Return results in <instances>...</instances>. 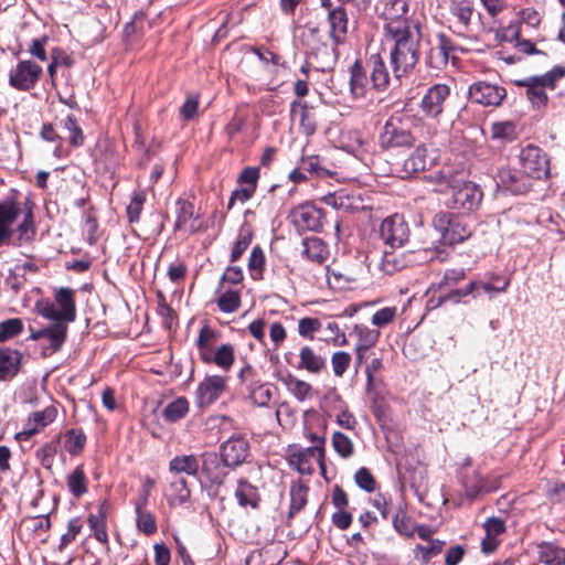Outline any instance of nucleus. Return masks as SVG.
Returning <instances> with one entry per match:
<instances>
[{
  "label": "nucleus",
  "instance_id": "nucleus-1",
  "mask_svg": "<svg viewBox=\"0 0 565 565\" xmlns=\"http://www.w3.org/2000/svg\"><path fill=\"white\" fill-rule=\"evenodd\" d=\"M420 38L419 28L385 35L390 45V65L395 83L398 84L418 63Z\"/></svg>",
  "mask_w": 565,
  "mask_h": 565
},
{
  "label": "nucleus",
  "instance_id": "nucleus-2",
  "mask_svg": "<svg viewBox=\"0 0 565 565\" xmlns=\"http://www.w3.org/2000/svg\"><path fill=\"white\" fill-rule=\"evenodd\" d=\"M440 185L446 195L444 204L449 210L468 214L476 211L482 201V191L462 173H443Z\"/></svg>",
  "mask_w": 565,
  "mask_h": 565
},
{
  "label": "nucleus",
  "instance_id": "nucleus-3",
  "mask_svg": "<svg viewBox=\"0 0 565 565\" xmlns=\"http://www.w3.org/2000/svg\"><path fill=\"white\" fill-rule=\"evenodd\" d=\"M565 77V66H555L551 71L516 81V85L526 88V97L535 109L547 106V90H554L557 83Z\"/></svg>",
  "mask_w": 565,
  "mask_h": 565
},
{
  "label": "nucleus",
  "instance_id": "nucleus-4",
  "mask_svg": "<svg viewBox=\"0 0 565 565\" xmlns=\"http://www.w3.org/2000/svg\"><path fill=\"white\" fill-rule=\"evenodd\" d=\"M54 301L40 300L35 305L38 313L49 320L71 323L76 319L75 290L70 287L54 289Z\"/></svg>",
  "mask_w": 565,
  "mask_h": 565
},
{
  "label": "nucleus",
  "instance_id": "nucleus-5",
  "mask_svg": "<svg viewBox=\"0 0 565 565\" xmlns=\"http://www.w3.org/2000/svg\"><path fill=\"white\" fill-rule=\"evenodd\" d=\"M433 226L445 245L461 243L471 235L470 226L460 216L445 211L434 216Z\"/></svg>",
  "mask_w": 565,
  "mask_h": 565
},
{
  "label": "nucleus",
  "instance_id": "nucleus-6",
  "mask_svg": "<svg viewBox=\"0 0 565 565\" xmlns=\"http://www.w3.org/2000/svg\"><path fill=\"white\" fill-rule=\"evenodd\" d=\"M481 13L476 12L473 0H450V29L459 35H469L479 26Z\"/></svg>",
  "mask_w": 565,
  "mask_h": 565
},
{
  "label": "nucleus",
  "instance_id": "nucleus-7",
  "mask_svg": "<svg viewBox=\"0 0 565 565\" xmlns=\"http://www.w3.org/2000/svg\"><path fill=\"white\" fill-rule=\"evenodd\" d=\"M409 0H385L381 12L384 20V33L392 34L419 28L418 23L407 17Z\"/></svg>",
  "mask_w": 565,
  "mask_h": 565
},
{
  "label": "nucleus",
  "instance_id": "nucleus-8",
  "mask_svg": "<svg viewBox=\"0 0 565 565\" xmlns=\"http://www.w3.org/2000/svg\"><path fill=\"white\" fill-rule=\"evenodd\" d=\"M228 387V376L207 374L199 383L195 391V403L200 408L210 407L220 399Z\"/></svg>",
  "mask_w": 565,
  "mask_h": 565
},
{
  "label": "nucleus",
  "instance_id": "nucleus-9",
  "mask_svg": "<svg viewBox=\"0 0 565 565\" xmlns=\"http://www.w3.org/2000/svg\"><path fill=\"white\" fill-rule=\"evenodd\" d=\"M522 173L532 179H544L550 174V160L539 147L527 145L520 152Z\"/></svg>",
  "mask_w": 565,
  "mask_h": 565
},
{
  "label": "nucleus",
  "instance_id": "nucleus-10",
  "mask_svg": "<svg viewBox=\"0 0 565 565\" xmlns=\"http://www.w3.org/2000/svg\"><path fill=\"white\" fill-rule=\"evenodd\" d=\"M380 238L383 247H404L409 239V227L399 214L384 218L380 225Z\"/></svg>",
  "mask_w": 565,
  "mask_h": 565
},
{
  "label": "nucleus",
  "instance_id": "nucleus-11",
  "mask_svg": "<svg viewBox=\"0 0 565 565\" xmlns=\"http://www.w3.org/2000/svg\"><path fill=\"white\" fill-rule=\"evenodd\" d=\"M338 46L332 42L331 45L320 43L312 47L307 55L305 65L301 66V73L308 75L310 71L322 73L332 71L338 61Z\"/></svg>",
  "mask_w": 565,
  "mask_h": 565
},
{
  "label": "nucleus",
  "instance_id": "nucleus-12",
  "mask_svg": "<svg viewBox=\"0 0 565 565\" xmlns=\"http://www.w3.org/2000/svg\"><path fill=\"white\" fill-rule=\"evenodd\" d=\"M250 445L248 439L241 434H235L223 441L220 446V457L223 466L236 468L242 466L248 458Z\"/></svg>",
  "mask_w": 565,
  "mask_h": 565
},
{
  "label": "nucleus",
  "instance_id": "nucleus-13",
  "mask_svg": "<svg viewBox=\"0 0 565 565\" xmlns=\"http://www.w3.org/2000/svg\"><path fill=\"white\" fill-rule=\"evenodd\" d=\"M420 253L422 252L405 250L404 247H383L379 267L383 273L393 275L415 264Z\"/></svg>",
  "mask_w": 565,
  "mask_h": 565
},
{
  "label": "nucleus",
  "instance_id": "nucleus-14",
  "mask_svg": "<svg viewBox=\"0 0 565 565\" xmlns=\"http://www.w3.org/2000/svg\"><path fill=\"white\" fill-rule=\"evenodd\" d=\"M497 39L500 42L512 44L516 51V55L502 57L509 64L515 63L521 58L522 55H532L540 52L536 50L533 42L530 40L520 39V24L518 23H511L502 30L498 31Z\"/></svg>",
  "mask_w": 565,
  "mask_h": 565
},
{
  "label": "nucleus",
  "instance_id": "nucleus-15",
  "mask_svg": "<svg viewBox=\"0 0 565 565\" xmlns=\"http://www.w3.org/2000/svg\"><path fill=\"white\" fill-rule=\"evenodd\" d=\"M42 74V67L33 61L19 62L9 73V84L19 90H29L35 86Z\"/></svg>",
  "mask_w": 565,
  "mask_h": 565
},
{
  "label": "nucleus",
  "instance_id": "nucleus-16",
  "mask_svg": "<svg viewBox=\"0 0 565 565\" xmlns=\"http://www.w3.org/2000/svg\"><path fill=\"white\" fill-rule=\"evenodd\" d=\"M324 457L321 456L320 450L317 447H307L301 449H291L288 454V462L290 467L296 469L301 475H312L315 466L319 465L322 471H324Z\"/></svg>",
  "mask_w": 565,
  "mask_h": 565
},
{
  "label": "nucleus",
  "instance_id": "nucleus-17",
  "mask_svg": "<svg viewBox=\"0 0 565 565\" xmlns=\"http://www.w3.org/2000/svg\"><path fill=\"white\" fill-rule=\"evenodd\" d=\"M415 138L398 120L390 119L385 122L379 137L380 146L384 149L411 147Z\"/></svg>",
  "mask_w": 565,
  "mask_h": 565
},
{
  "label": "nucleus",
  "instance_id": "nucleus-18",
  "mask_svg": "<svg viewBox=\"0 0 565 565\" xmlns=\"http://www.w3.org/2000/svg\"><path fill=\"white\" fill-rule=\"evenodd\" d=\"M22 204L14 199L0 202V247L8 245L12 239L13 226L20 218Z\"/></svg>",
  "mask_w": 565,
  "mask_h": 565
},
{
  "label": "nucleus",
  "instance_id": "nucleus-19",
  "mask_svg": "<svg viewBox=\"0 0 565 565\" xmlns=\"http://www.w3.org/2000/svg\"><path fill=\"white\" fill-rule=\"evenodd\" d=\"M450 96V87L446 84L430 86L422 98L420 108L426 116L436 118L443 111Z\"/></svg>",
  "mask_w": 565,
  "mask_h": 565
},
{
  "label": "nucleus",
  "instance_id": "nucleus-20",
  "mask_svg": "<svg viewBox=\"0 0 565 565\" xmlns=\"http://www.w3.org/2000/svg\"><path fill=\"white\" fill-rule=\"evenodd\" d=\"M505 94L503 87L487 82H476L469 88L470 100L482 106H499Z\"/></svg>",
  "mask_w": 565,
  "mask_h": 565
},
{
  "label": "nucleus",
  "instance_id": "nucleus-21",
  "mask_svg": "<svg viewBox=\"0 0 565 565\" xmlns=\"http://www.w3.org/2000/svg\"><path fill=\"white\" fill-rule=\"evenodd\" d=\"M57 416V408L50 405L41 411L33 412L25 420L23 429L18 434V438L28 440L35 434L43 430L52 424Z\"/></svg>",
  "mask_w": 565,
  "mask_h": 565
},
{
  "label": "nucleus",
  "instance_id": "nucleus-22",
  "mask_svg": "<svg viewBox=\"0 0 565 565\" xmlns=\"http://www.w3.org/2000/svg\"><path fill=\"white\" fill-rule=\"evenodd\" d=\"M52 321L49 327L43 328L41 343L43 356H50L60 351L67 338L68 324L58 320Z\"/></svg>",
  "mask_w": 565,
  "mask_h": 565
},
{
  "label": "nucleus",
  "instance_id": "nucleus-23",
  "mask_svg": "<svg viewBox=\"0 0 565 565\" xmlns=\"http://www.w3.org/2000/svg\"><path fill=\"white\" fill-rule=\"evenodd\" d=\"M289 217L299 232L319 231L322 225V212L311 204L295 207Z\"/></svg>",
  "mask_w": 565,
  "mask_h": 565
},
{
  "label": "nucleus",
  "instance_id": "nucleus-24",
  "mask_svg": "<svg viewBox=\"0 0 565 565\" xmlns=\"http://www.w3.org/2000/svg\"><path fill=\"white\" fill-rule=\"evenodd\" d=\"M347 4L338 2L337 8L327 14L329 24V36L334 45L343 44L347 40L349 30V14L345 9Z\"/></svg>",
  "mask_w": 565,
  "mask_h": 565
},
{
  "label": "nucleus",
  "instance_id": "nucleus-25",
  "mask_svg": "<svg viewBox=\"0 0 565 565\" xmlns=\"http://www.w3.org/2000/svg\"><path fill=\"white\" fill-rule=\"evenodd\" d=\"M290 117L294 122L298 121L299 128L306 136L315 134L317 128L316 111L312 106L301 100H294L290 105Z\"/></svg>",
  "mask_w": 565,
  "mask_h": 565
},
{
  "label": "nucleus",
  "instance_id": "nucleus-26",
  "mask_svg": "<svg viewBox=\"0 0 565 565\" xmlns=\"http://www.w3.org/2000/svg\"><path fill=\"white\" fill-rule=\"evenodd\" d=\"M23 354L11 348H0V381H10L20 372Z\"/></svg>",
  "mask_w": 565,
  "mask_h": 565
},
{
  "label": "nucleus",
  "instance_id": "nucleus-27",
  "mask_svg": "<svg viewBox=\"0 0 565 565\" xmlns=\"http://www.w3.org/2000/svg\"><path fill=\"white\" fill-rule=\"evenodd\" d=\"M201 361L207 365H215L223 372H228L235 362V349L231 343H223L210 351Z\"/></svg>",
  "mask_w": 565,
  "mask_h": 565
},
{
  "label": "nucleus",
  "instance_id": "nucleus-28",
  "mask_svg": "<svg viewBox=\"0 0 565 565\" xmlns=\"http://www.w3.org/2000/svg\"><path fill=\"white\" fill-rule=\"evenodd\" d=\"M21 216L22 221L17 226V241L19 245L33 242L36 235V226L31 203L26 202L22 204Z\"/></svg>",
  "mask_w": 565,
  "mask_h": 565
},
{
  "label": "nucleus",
  "instance_id": "nucleus-29",
  "mask_svg": "<svg viewBox=\"0 0 565 565\" xmlns=\"http://www.w3.org/2000/svg\"><path fill=\"white\" fill-rule=\"evenodd\" d=\"M202 471L213 483L221 484L225 480L230 467L223 466L221 458L215 452H205L202 456Z\"/></svg>",
  "mask_w": 565,
  "mask_h": 565
},
{
  "label": "nucleus",
  "instance_id": "nucleus-30",
  "mask_svg": "<svg viewBox=\"0 0 565 565\" xmlns=\"http://www.w3.org/2000/svg\"><path fill=\"white\" fill-rule=\"evenodd\" d=\"M499 183L513 194H521L531 188L529 178L511 169H502L498 174Z\"/></svg>",
  "mask_w": 565,
  "mask_h": 565
},
{
  "label": "nucleus",
  "instance_id": "nucleus-31",
  "mask_svg": "<svg viewBox=\"0 0 565 565\" xmlns=\"http://www.w3.org/2000/svg\"><path fill=\"white\" fill-rule=\"evenodd\" d=\"M536 555L544 565H565V546L554 542H541L536 545Z\"/></svg>",
  "mask_w": 565,
  "mask_h": 565
},
{
  "label": "nucleus",
  "instance_id": "nucleus-32",
  "mask_svg": "<svg viewBox=\"0 0 565 565\" xmlns=\"http://www.w3.org/2000/svg\"><path fill=\"white\" fill-rule=\"evenodd\" d=\"M326 367V360L317 353L311 347L305 345L299 351V362L297 370H305L312 374H319Z\"/></svg>",
  "mask_w": 565,
  "mask_h": 565
},
{
  "label": "nucleus",
  "instance_id": "nucleus-33",
  "mask_svg": "<svg viewBox=\"0 0 565 565\" xmlns=\"http://www.w3.org/2000/svg\"><path fill=\"white\" fill-rule=\"evenodd\" d=\"M350 92L355 99L364 98L370 90V78L360 62H355L350 70Z\"/></svg>",
  "mask_w": 565,
  "mask_h": 565
},
{
  "label": "nucleus",
  "instance_id": "nucleus-34",
  "mask_svg": "<svg viewBox=\"0 0 565 565\" xmlns=\"http://www.w3.org/2000/svg\"><path fill=\"white\" fill-rule=\"evenodd\" d=\"M321 201L334 210L351 211L358 207V200L349 191L341 189L332 193H328L321 198Z\"/></svg>",
  "mask_w": 565,
  "mask_h": 565
},
{
  "label": "nucleus",
  "instance_id": "nucleus-35",
  "mask_svg": "<svg viewBox=\"0 0 565 565\" xmlns=\"http://www.w3.org/2000/svg\"><path fill=\"white\" fill-rule=\"evenodd\" d=\"M370 63L372 66L371 81L373 87L383 90L390 86L392 81L395 82V79L390 76L385 62L380 55H371Z\"/></svg>",
  "mask_w": 565,
  "mask_h": 565
},
{
  "label": "nucleus",
  "instance_id": "nucleus-36",
  "mask_svg": "<svg viewBox=\"0 0 565 565\" xmlns=\"http://www.w3.org/2000/svg\"><path fill=\"white\" fill-rule=\"evenodd\" d=\"M166 498L169 505L172 508L189 502L191 498V491L186 481L180 477L172 480L167 489Z\"/></svg>",
  "mask_w": 565,
  "mask_h": 565
},
{
  "label": "nucleus",
  "instance_id": "nucleus-37",
  "mask_svg": "<svg viewBox=\"0 0 565 565\" xmlns=\"http://www.w3.org/2000/svg\"><path fill=\"white\" fill-rule=\"evenodd\" d=\"M177 205V220H175V228L177 230H185L189 228L191 232L196 230L195 218H194V205L183 199H179L175 203Z\"/></svg>",
  "mask_w": 565,
  "mask_h": 565
},
{
  "label": "nucleus",
  "instance_id": "nucleus-38",
  "mask_svg": "<svg viewBox=\"0 0 565 565\" xmlns=\"http://www.w3.org/2000/svg\"><path fill=\"white\" fill-rule=\"evenodd\" d=\"M252 403L258 407H267L271 402L277 388L274 384L259 381L247 390Z\"/></svg>",
  "mask_w": 565,
  "mask_h": 565
},
{
  "label": "nucleus",
  "instance_id": "nucleus-39",
  "mask_svg": "<svg viewBox=\"0 0 565 565\" xmlns=\"http://www.w3.org/2000/svg\"><path fill=\"white\" fill-rule=\"evenodd\" d=\"M216 292L217 297V307L224 313H233L237 311L241 306V294L238 290L233 288H225L223 284H220Z\"/></svg>",
  "mask_w": 565,
  "mask_h": 565
},
{
  "label": "nucleus",
  "instance_id": "nucleus-40",
  "mask_svg": "<svg viewBox=\"0 0 565 565\" xmlns=\"http://www.w3.org/2000/svg\"><path fill=\"white\" fill-rule=\"evenodd\" d=\"M200 469L199 459L194 455L177 456L169 462V470L172 473H185L196 476Z\"/></svg>",
  "mask_w": 565,
  "mask_h": 565
},
{
  "label": "nucleus",
  "instance_id": "nucleus-41",
  "mask_svg": "<svg viewBox=\"0 0 565 565\" xmlns=\"http://www.w3.org/2000/svg\"><path fill=\"white\" fill-rule=\"evenodd\" d=\"M350 335L356 339L355 347L358 349H371L379 342L381 333L365 324H354Z\"/></svg>",
  "mask_w": 565,
  "mask_h": 565
},
{
  "label": "nucleus",
  "instance_id": "nucleus-42",
  "mask_svg": "<svg viewBox=\"0 0 565 565\" xmlns=\"http://www.w3.org/2000/svg\"><path fill=\"white\" fill-rule=\"evenodd\" d=\"M284 383L288 392L299 402L310 399L315 395V388L310 383L291 374L284 379Z\"/></svg>",
  "mask_w": 565,
  "mask_h": 565
},
{
  "label": "nucleus",
  "instance_id": "nucleus-43",
  "mask_svg": "<svg viewBox=\"0 0 565 565\" xmlns=\"http://www.w3.org/2000/svg\"><path fill=\"white\" fill-rule=\"evenodd\" d=\"M235 498L241 507L256 509L259 502V494L256 487L245 480H239L235 490Z\"/></svg>",
  "mask_w": 565,
  "mask_h": 565
},
{
  "label": "nucleus",
  "instance_id": "nucleus-44",
  "mask_svg": "<svg viewBox=\"0 0 565 565\" xmlns=\"http://www.w3.org/2000/svg\"><path fill=\"white\" fill-rule=\"evenodd\" d=\"M66 484L70 493L75 498H81L88 491V480L81 467L75 468L67 476Z\"/></svg>",
  "mask_w": 565,
  "mask_h": 565
},
{
  "label": "nucleus",
  "instance_id": "nucleus-45",
  "mask_svg": "<svg viewBox=\"0 0 565 565\" xmlns=\"http://www.w3.org/2000/svg\"><path fill=\"white\" fill-rule=\"evenodd\" d=\"M216 340V330L211 328L209 324H204L201 328L198 339L195 341L200 360L215 348L214 344Z\"/></svg>",
  "mask_w": 565,
  "mask_h": 565
},
{
  "label": "nucleus",
  "instance_id": "nucleus-46",
  "mask_svg": "<svg viewBox=\"0 0 565 565\" xmlns=\"http://www.w3.org/2000/svg\"><path fill=\"white\" fill-rule=\"evenodd\" d=\"M303 254L306 257L316 263H322L328 257V249L324 243L317 237L306 238L303 241Z\"/></svg>",
  "mask_w": 565,
  "mask_h": 565
},
{
  "label": "nucleus",
  "instance_id": "nucleus-47",
  "mask_svg": "<svg viewBox=\"0 0 565 565\" xmlns=\"http://www.w3.org/2000/svg\"><path fill=\"white\" fill-rule=\"evenodd\" d=\"M290 508L288 516L292 518L303 509L307 503L308 487L300 482H295L290 487Z\"/></svg>",
  "mask_w": 565,
  "mask_h": 565
},
{
  "label": "nucleus",
  "instance_id": "nucleus-48",
  "mask_svg": "<svg viewBox=\"0 0 565 565\" xmlns=\"http://www.w3.org/2000/svg\"><path fill=\"white\" fill-rule=\"evenodd\" d=\"M88 524L94 533V537L102 544H107L106 514L103 507L99 508L97 513L89 514Z\"/></svg>",
  "mask_w": 565,
  "mask_h": 565
},
{
  "label": "nucleus",
  "instance_id": "nucleus-49",
  "mask_svg": "<svg viewBox=\"0 0 565 565\" xmlns=\"http://www.w3.org/2000/svg\"><path fill=\"white\" fill-rule=\"evenodd\" d=\"M331 445L334 451L342 459H349L354 454V444L352 439L342 431H334L331 435Z\"/></svg>",
  "mask_w": 565,
  "mask_h": 565
},
{
  "label": "nucleus",
  "instance_id": "nucleus-50",
  "mask_svg": "<svg viewBox=\"0 0 565 565\" xmlns=\"http://www.w3.org/2000/svg\"><path fill=\"white\" fill-rule=\"evenodd\" d=\"M189 412V402L185 397H178L170 402L163 409L162 416L168 422H177Z\"/></svg>",
  "mask_w": 565,
  "mask_h": 565
},
{
  "label": "nucleus",
  "instance_id": "nucleus-51",
  "mask_svg": "<svg viewBox=\"0 0 565 565\" xmlns=\"http://www.w3.org/2000/svg\"><path fill=\"white\" fill-rule=\"evenodd\" d=\"M427 151L424 146H418L405 160L404 169L407 173H417L427 168Z\"/></svg>",
  "mask_w": 565,
  "mask_h": 565
},
{
  "label": "nucleus",
  "instance_id": "nucleus-52",
  "mask_svg": "<svg viewBox=\"0 0 565 565\" xmlns=\"http://www.w3.org/2000/svg\"><path fill=\"white\" fill-rule=\"evenodd\" d=\"M86 443V436L82 429H70L65 434V448L72 455L82 452Z\"/></svg>",
  "mask_w": 565,
  "mask_h": 565
},
{
  "label": "nucleus",
  "instance_id": "nucleus-53",
  "mask_svg": "<svg viewBox=\"0 0 565 565\" xmlns=\"http://www.w3.org/2000/svg\"><path fill=\"white\" fill-rule=\"evenodd\" d=\"M444 542L438 540L428 541L427 545H417L415 548V558L422 564H427L430 558L438 555L443 551Z\"/></svg>",
  "mask_w": 565,
  "mask_h": 565
},
{
  "label": "nucleus",
  "instance_id": "nucleus-54",
  "mask_svg": "<svg viewBox=\"0 0 565 565\" xmlns=\"http://www.w3.org/2000/svg\"><path fill=\"white\" fill-rule=\"evenodd\" d=\"M60 125L65 131L68 132L70 143L73 147H79L84 143L83 131L73 116L68 115L65 119L60 121Z\"/></svg>",
  "mask_w": 565,
  "mask_h": 565
},
{
  "label": "nucleus",
  "instance_id": "nucleus-55",
  "mask_svg": "<svg viewBox=\"0 0 565 565\" xmlns=\"http://www.w3.org/2000/svg\"><path fill=\"white\" fill-rule=\"evenodd\" d=\"M327 280L330 287L334 289H347L355 281V278L351 274L334 268H328Z\"/></svg>",
  "mask_w": 565,
  "mask_h": 565
},
{
  "label": "nucleus",
  "instance_id": "nucleus-56",
  "mask_svg": "<svg viewBox=\"0 0 565 565\" xmlns=\"http://www.w3.org/2000/svg\"><path fill=\"white\" fill-rule=\"evenodd\" d=\"M23 331V321L19 318H11L0 322V342L9 341Z\"/></svg>",
  "mask_w": 565,
  "mask_h": 565
},
{
  "label": "nucleus",
  "instance_id": "nucleus-57",
  "mask_svg": "<svg viewBox=\"0 0 565 565\" xmlns=\"http://www.w3.org/2000/svg\"><path fill=\"white\" fill-rule=\"evenodd\" d=\"M136 513V525L137 529L146 535H152L157 532L158 525L156 516L152 512L139 511Z\"/></svg>",
  "mask_w": 565,
  "mask_h": 565
},
{
  "label": "nucleus",
  "instance_id": "nucleus-58",
  "mask_svg": "<svg viewBox=\"0 0 565 565\" xmlns=\"http://www.w3.org/2000/svg\"><path fill=\"white\" fill-rule=\"evenodd\" d=\"M491 136L501 141H512L515 138V125L512 121H498L491 126Z\"/></svg>",
  "mask_w": 565,
  "mask_h": 565
},
{
  "label": "nucleus",
  "instance_id": "nucleus-59",
  "mask_svg": "<svg viewBox=\"0 0 565 565\" xmlns=\"http://www.w3.org/2000/svg\"><path fill=\"white\" fill-rule=\"evenodd\" d=\"M301 169L309 174L317 175L320 178H328L333 175V172L329 169L321 167L320 160L318 157H308L301 160L300 162Z\"/></svg>",
  "mask_w": 565,
  "mask_h": 565
},
{
  "label": "nucleus",
  "instance_id": "nucleus-60",
  "mask_svg": "<svg viewBox=\"0 0 565 565\" xmlns=\"http://www.w3.org/2000/svg\"><path fill=\"white\" fill-rule=\"evenodd\" d=\"M264 264H265L264 252L260 247L255 246L252 249V253H250V256L248 259V268H249L250 275L254 279H258L262 277Z\"/></svg>",
  "mask_w": 565,
  "mask_h": 565
},
{
  "label": "nucleus",
  "instance_id": "nucleus-61",
  "mask_svg": "<svg viewBox=\"0 0 565 565\" xmlns=\"http://www.w3.org/2000/svg\"><path fill=\"white\" fill-rule=\"evenodd\" d=\"M321 329V321L318 318L305 317L298 322V332L301 337L312 340L315 333Z\"/></svg>",
  "mask_w": 565,
  "mask_h": 565
},
{
  "label": "nucleus",
  "instance_id": "nucleus-62",
  "mask_svg": "<svg viewBox=\"0 0 565 565\" xmlns=\"http://www.w3.org/2000/svg\"><path fill=\"white\" fill-rule=\"evenodd\" d=\"M450 41L445 35L438 36V45L430 50V58H437V64L445 65L448 62Z\"/></svg>",
  "mask_w": 565,
  "mask_h": 565
},
{
  "label": "nucleus",
  "instance_id": "nucleus-63",
  "mask_svg": "<svg viewBox=\"0 0 565 565\" xmlns=\"http://www.w3.org/2000/svg\"><path fill=\"white\" fill-rule=\"evenodd\" d=\"M394 529L402 535L413 536L415 534V523L405 513H397L393 519Z\"/></svg>",
  "mask_w": 565,
  "mask_h": 565
},
{
  "label": "nucleus",
  "instance_id": "nucleus-64",
  "mask_svg": "<svg viewBox=\"0 0 565 565\" xmlns=\"http://www.w3.org/2000/svg\"><path fill=\"white\" fill-rule=\"evenodd\" d=\"M351 363V355L348 352L339 351L332 354L331 365L335 376H342Z\"/></svg>",
  "mask_w": 565,
  "mask_h": 565
}]
</instances>
